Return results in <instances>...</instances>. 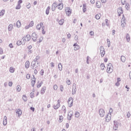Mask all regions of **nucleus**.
<instances>
[{
	"instance_id": "nucleus-33",
	"label": "nucleus",
	"mask_w": 131,
	"mask_h": 131,
	"mask_svg": "<svg viewBox=\"0 0 131 131\" xmlns=\"http://www.w3.org/2000/svg\"><path fill=\"white\" fill-rule=\"evenodd\" d=\"M16 10H20L21 9V5L18 4L16 7H15Z\"/></svg>"
},
{
	"instance_id": "nucleus-46",
	"label": "nucleus",
	"mask_w": 131,
	"mask_h": 131,
	"mask_svg": "<svg viewBox=\"0 0 131 131\" xmlns=\"http://www.w3.org/2000/svg\"><path fill=\"white\" fill-rule=\"evenodd\" d=\"M105 23H106V26H109V20L106 19H105Z\"/></svg>"
},
{
	"instance_id": "nucleus-53",
	"label": "nucleus",
	"mask_w": 131,
	"mask_h": 131,
	"mask_svg": "<svg viewBox=\"0 0 131 131\" xmlns=\"http://www.w3.org/2000/svg\"><path fill=\"white\" fill-rule=\"evenodd\" d=\"M31 7V4H28V5H27V8L28 9H30Z\"/></svg>"
},
{
	"instance_id": "nucleus-14",
	"label": "nucleus",
	"mask_w": 131,
	"mask_h": 131,
	"mask_svg": "<svg viewBox=\"0 0 131 131\" xmlns=\"http://www.w3.org/2000/svg\"><path fill=\"white\" fill-rule=\"evenodd\" d=\"M126 20H124L123 18V20H121V25L122 27H125V25H126Z\"/></svg>"
},
{
	"instance_id": "nucleus-54",
	"label": "nucleus",
	"mask_w": 131,
	"mask_h": 131,
	"mask_svg": "<svg viewBox=\"0 0 131 131\" xmlns=\"http://www.w3.org/2000/svg\"><path fill=\"white\" fill-rule=\"evenodd\" d=\"M126 1L125 0H121V4L122 5H125Z\"/></svg>"
},
{
	"instance_id": "nucleus-2",
	"label": "nucleus",
	"mask_w": 131,
	"mask_h": 131,
	"mask_svg": "<svg viewBox=\"0 0 131 131\" xmlns=\"http://www.w3.org/2000/svg\"><path fill=\"white\" fill-rule=\"evenodd\" d=\"M106 71L108 73H112L113 72V65L112 63H108L107 64Z\"/></svg>"
},
{
	"instance_id": "nucleus-59",
	"label": "nucleus",
	"mask_w": 131,
	"mask_h": 131,
	"mask_svg": "<svg viewBox=\"0 0 131 131\" xmlns=\"http://www.w3.org/2000/svg\"><path fill=\"white\" fill-rule=\"evenodd\" d=\"M63 90H64V87L62 85H61L60 86V90H61V91L63 92Z\"/></svg>"
},
{
	"instance_id": "nucleus-37",
	"label": "nucleus",
	"mask_w": 131,
	"mask_h": 131,
	"mask_svg": "<svg viewBox=\"0 0 131 131\" xmlns=\"http://www.w3.org/2000/svg\"><path fill=\"white\" fill-rule=\"evenodd\" d=\"M33 25H34V22H33V21H31L29 26H30V27H32V26H33Z\"/></svg>"
},
{
	"instance_id": "nucleus-38",
	"label": "nucleus",
	"mask_w": 131,
	"mask_h": 131,
	"mask_svg": "<svg viewBox=\"0 0 131 131\" xmlns=\"http://www.w3.org/2000/svg\"><path fill=\"white\" fill-rule=\"evenodd\" d=\"M16 90L17 92H20V91H21V86H20V85H17L16 86Z\"/></svg>"
},
{
	"instance_id": "nucleus-41",
	"label": "nucleus",
	"mask_w": 131,
	"mask_h": 131,
	"mask_svg": "<svg viewBox=\"0 0 131 131\" xmlns=\"http://www.w3.org/2000/svg\"><path fill=\"white\" fill-rule=\"evenodd\" d=\"M58 68L60 71L61 70H62V64L61 63L58 64Z\"/></svg>"
},
{
	"instance_id": "nucleus-8",
	"label": "nucleus",
	"mask_w": 131,
	"mask_h": 131,
	"mask_svg": "<svg viewBox=\"0 0 131 131\" xmlns=\"http://www.w3.org/2000/svg\"><path fill=\"white\" fill-rule=\"evenodd\" d=\"M99 115L101 117H103L105 116V111L103 109L101 108L99 110Z\"/></svg>"
},
{
	"instance_id": "nucleus-30",
	"label": "nucleus",
	"mask_w": 131,
	"mask_h": 131,
	"mask_svg": "<svg viewBox=\"0 0 131 131\" xmlns=\"http://www.w3.org/2000/svg\"><path fill=\"white\" fill-rule=\"evenodd\" d=\"M83 11L84 13L86 11V4L83 5Z\"/></svg>"
},
{
	"instance_id": "nucleus-28",
	"label": "nucleus",
	"mask_w": 131,
	"mask_h": 131,
	"mask_svg": "<svg viewBox=\"0 0 131 131\" xmlns=\"http://www.w3.org/2000/svg\"><path fill=\"white\" fill-rule=\"evenodd\" d=\"M100 68H101V70H105V64H104V63H101V64H100Z\"/></svg>"
},
{
	"instance_id": "nucleus-13",
	"label": "nucleus",
	"mask_w": 131,
	"mask_h": 131,
	"mask_svg": "<svg viewBox=\"0 0 131 131\" xmlns=\"http://www.w3.org/2000/svg\"><path fill=\"white\" fill-rule=\"evenodd\" d=\"M72 116H73V114L72 113V112H70L68 115V119H69V120H71Z\"/></svg>"
},
{
	"instance_id": "nucleus-55",
	"label": "nucleus",
	"mask_w": 131,
	"mask_h": 131,
	"mask_svg": "<svg viewBox=\"0 0 131 131\" xmlns=\"http://www.w3.org/2000/svg\"><path fill=\"white\" fill-rule=\"evenodd\" d=\"M23 3V1L22 0H19L18 2V5H21Z\"/></svg>"
},
{
	"instance_id": "nucleus-20",
	"label": "nucleus",
	"mask_w": 131,
	"mask_h": 131,
	"mask_svg": "<svg viewBox=\"0 0 131 131\" xmlns=\"http://www.w3.org/2000/svg\"><path fill=\"white\" fill-rule=\"evenodd\" d=\"M30 66V62H29V61H27L25 63V67L27 69H28V68Z\"/></svg>"
},
{
	"instance_id": "nucleus-62",
	"label": "nucleus",
	"mask_w": 131,
	"mask_h": 131,
	"mask_svg": "<svg viewBox=\"0 0 131 131\" xmlns=\"http://www.w3.org/2000/svg\"><path fill=\"white\" fill-rule=\"evenodd\" d=\"M40 86H41V83H39L37 86V88H40Z\"/></svg>"
},
{
	"instance_id": "nucleus-6",
	"label": "nucleus",
	"mask_w": 131,
	"mask_h": 131,
	"mask_svg": "<svg viewBox=\"0 0 131 131\" xmlns=\"http://www.w3.org/2000/svg\"><path fill=\"white\" fill-rule=\"evenodd\" d=\"M68 104L69 107H72L73 106V98L72 97H70L69 99Z\"/></svg>"
},
{
	"instance_id": "nucleus-56",
	"label": "nucleus",
	"mask_w": 131,
	"mask_h": 131,
	"mask_svg": "<svg viewBox=\"0 0 131 131\" xmlns=\"http://www.w3.org/2000/svg\"><path fill=\"white\" fill-rule=\"evenodd\" d=\"M42 34H46V31H45V29L42 28Z\"/></svg>"
},
{
	"instance_id": "nucleus-42",
	"label": "nucleus",
	"mask_w": 131,
	"mask_h": 131,
	"mask_svg": "<svg viewBox=\"0 0 131 131\" xmlns=\"http://www.w3.org/2000/svg\"><path fill=\"white\" fill-rule=\"evenodd\" d=\"M44 73H45V71L42 69L41 70V71H40V75H42V76L43 75Z\"/></svg>"
},
{
	"instance_id": "nucleus-23",
	"label": "nucleus",
	"mask_w": 131,
	"mask_h": 131,
	"mask_svg": "<svg viewBox=\"0 0 131 131\" xmlns=\"http://www.w3.org/2000/svg\"><path fill=\"white\" fill-rule=\"evenodd\" d=\"M13 28H14V27L13 26L12 24H10L9 25L8 29L9 31H11L13 30Z\"/></svg>"
},
{
	"instance_id": "nucleus-49",
	"label": "nucleus",
	"mask_w": 131,
	"mask_h": 131,
	"mask_svg": "<svg viewBox=\"0 0 131 131\" xmlns=\"http://www.w3.org/2000/svg\"><path fill=\"white\" fill-rule=\"evenodd\" d=\"M126 116L127 118H129L130 117V113L129 112H128L127 113Z\"/></svg>"
},
{
	"instance_id": "nucleus-3",
	"label": "nucleus",
	"mask_w": 131,
	"mask_h": 131,
	"mask_svg": "<svg viewBox=\"0 0 131 131\" xmlns=\"http://www.w3.org/2000/svg\"><path fill=\"white\" fill-rule=\"evenodd\" d=\"M23 42H26V41H29L30 39H31V36L30 35L28 34L23 37Z\"/></svg>"
},
{
	"instance_id": "nucleus-48",
	"label": "nucleus",
	"mask_w": 131,
	"mask_h": 131,
	"mask_svg": "<svg viewBox=\"0 0 131 131\" xmlns=\"http://www.w3.org/2000/svg\"><path fill=\"white\" fill-rule=\"evenodd\" d=\"M67 84H68V85H70V84H71V81H70V80H67Z\"/></svg>"
},
{
	"instance_id": "nucleus-39",
	"label": "nucleus",
	"mask_w": 131,
	"mask_h": 131,
	"mask_svg": "<svg viewBox=\"0 0 131 131\" xmlns=\"http://www.w3.org/2000/svg\"><path fill=\"white\" fill-rule=\"evenodd\" d=\"M62 121H63V116H59V122H62Z\"/></svg>"
},
{
	"instance_id": "nucleus-57",
	"label": "nucleus",
	"mask_w": 131,
	"mask_h": 131,
	"mask_svg": "<svg viewBox=\"0 0 131 131\" xmlns=\"http://www.w3.org/2000/svg\"><path fill=\"white\" fill-rule=\"evenodd\" d=\"M109 112H110V114H111V113H112L113 112V110L112 108H110Z\"/></svg>"
},
{
	"instance_id": "nucleus-19",
	"label": "nucleus",
	"mask_w": 131,
	"mask_h": 131,
	"mask_svg": "<svg viewBox=\"0 0 131 131\" xmlns=\"http://www.w3.org/2000/svg\"><path fill=\"white\" fill-rule=\"evenodd\" d=\"M74 50H75V51H77V50H79V46H78V45H77V43H75L74 45Z\"/></svg>"
},
{
	"instance_id": "nucleus-35",
	"label": "nucleus",
	"mask_w": 131,
	"mask_h": 131,
	"mask_svg": "<svg viewBox=\"0 0 131 131\" xmlns=\"http://www.w3.org/2000/svg\"><path fill=\"white\" fill-rule=\"evenodd\" d=\"M79 115H80V114H79V113H78V112H77L75 113V117H77V118H78V117H79Z\"/></svg>"
},
{
	"instance_id": "nucleus-15",
	"label": "nucleus",
	"mask_w": 131,
	"mask_h": 131,
	"mask_svg": "<svg viewBox=\"0 0 131 131\" xmlns=\"http://www.w3.org/2000/svg\"><path fill=\"white\" fill-rule=\"evenodd\" d=\"M46 91H47V87L44 86L41 89L40 93L43 95V94H45V93H46Z\"/></svg>"
},
{
	"instance_id": "nucleus-25",
	"label": "nucleus",
	"mask_w": 131,
	"mask_h": 131,
	"mask_svg": "<svg viewBox=\"0 0 131 131\" xmlns=\"http://www.w3.org/2000/svg\"><path fill=\"white\" fill-rule=\"evenodd\" d=\"M16 27L18 28H19V27H21V21L20 20H18L16 22Z\"/></svg>"
},
{
	"instance_id": "nucleus-34",
	"label": "nucleus",
	"mask_w": 131,
	"mask_h": 131,
	"mask_svg": "<svg viewBox=\"0 0 131 131\" xmlns=\"http://www.w3.org/2000/svg\"><path fill=\"white\" fill-rule=\"evenodd\" d=\"M23 99L25 102H26L27 101V96L26 95H23Z\"/></svg>"
},
{
	"instance_id": "nucleus-63",
	"label": "nucleus",
	"mask_w": 131,
	"mask_h": 131,
	"mask_svg": "<svg viewBox=\"0 0 131 131\" xmlns=\"http://www.w3.org/2000/svg\"><path fill=\"white\" fill-rule=\"evenodd\" d=\"M29 27H30V26H29V25L28 26H27L25 27V29H29Z\"/></svg>"
},
{
	"instance_id": "nucleus-58",
	"label": "nucleus",
	"mask_w": 131,
	"mask_h": 131,
	"mask_svg": "<svg viewBox=\"0 0 131 131\" xmlns=\"http://www.w3.org/2000/svg\"><path fill=\"white\" fill-rule=\"evenodd\" d=\"M125 8H126V10H127V11H128V9H129V6L126 5Z\"/></svg>"
},
{
	"instance_id": "nucleus-26",
	"label": "nucleus",
	"mask_w": 131,
	"mask_h": 131,
	"mask_svg": "<svg viewBox=\"0 0 131 131\" xmlns=\"http://www.w3.org/2000/svg\"><path fill=\"white\" fill-rule=\"evenodd\" d=\"M50 10H51V7H47L46 11V13L47 15H49V14L50 13Z\"/></svg>"
},
{
	"instance_id": "nucleus-32",
	"label": "nucleus",
	"mask_w": 131,
	"mask_h": 131,
	"mask_svg": "<svg viewBox=\"0 0 131 131\" xmlns=\"http://www.w3.org/2000/svg\"><path fill=\"white\" fill-rule=\"evenodd\" d=\"M64 23V19H61L59 21V25H63V24Z\"/></svg>"
},
{
	"instance_id": "nucleus-10",
	"label": "nucleus",
	"mask_w": 131,
	"mask_h": 131,
	"mask_svg": "<svg viewBox=\"0 0 131 131\" xmlns=\"http://www.w3.org/2000/svg\"><path fill=\"white\" fill-rule=\"evenodd\" d=\"M35 81H36V78L35 76H33L31 81L32 86H34V84H35Z\"/></svg>"
},
{
	"instance_id": "nucleus-1",
	"label": "nucleus",
	"mask_w": 131,
	"mask_h": 131,
	"mask_svg": "<svg viewBox=\"0 0 131 131\" xmlns=\"http://www.w3.org/2000/svg\"><path fill=\"white\" fill-rule=\"evenodd\" d=\"M56 8H57L58 10H63L64 8V4L62 3H57V2H54L52 6V11H55L56 10Z\"/></svg>"
},
{
	"instance_id": "nucleus-40",
	"label": "nucleus",
	"mask_w": 131,
	"mask_h": 131,
	"mask_svg": "<svg viewBox=\"0 0 131 131\" xmlns=\"http://www.w3.org/2000/svg\"><path fill=\"white\" fill-rule=\"evenodd\" d=\"M117 128H118V125L115 124V125H114V127H113V129H114L115 130H117Z\"/></svg>"
},
{
	"instance_id": "nucleus-51",
	"label": "nucleus",
	"mask_w": 131,
	"mask_h": 131,
	"mask_svg": "<svg viewBox=\"0 0 131 131\" xmlns=\"http://www.w3.org/2000/svg\"><path fill=\"white\" fill-rule=\"evenodd\" d=\"M8 85H9V86H12V85H13V82L10 81V82L8 83Z\"/></svg>"
},
{
	"instance_id": "nucleus-52",
	"label": "nucleus",
	"mask_w": 131,
	"mask_h": 131,
	"mask_svg": "<svg viewBox=\"0 0 131 131\" xmlns=\"http://www.w3.org/2000/svg\"><path fill=\"white\" fill-rule=\"evenodd\" d=\"M90 35H91V36H93V35H94V31H90Z\"/></svg>"
},
{
	"instance_id": "nucleus-64",
	"label": "nucleus",
	"mask_w": 131,
	"mask_h": 131,
	"mask_svg": "<svg viewBox=\"0 0 131 131\" xmlns=\"http://www.w3.org/2000/svg\"><path fill=\"white\" fill-rule=\"evenodd\" d=\"M9 47H10L11 48V49H12V48H13V44H12V43L9 44Z\"/></svg>"
},
{
	"instance_id": "nucleus-9",
	"label": "nucleus",
	"mask_w": 131,
	"mask_h": 131,
	"mask_svg": "<svg viewBox=\"0 0 131 131\" xmlns=\"http://www.w3.org/2000/svg\"><path fill=\"white\" fill-rule=\"evenodd\" d=\"M100 54H101V57H104V55H105V51L104 50V47L102 46L100 47Z\"/></svg>"
},
{
	"instance_id": "nucleus-16",
	"label": "nucleus",
	"mask_w": 131,
	"mask_h": 131,
	"mask_svg": "<svg viewBox=\"0 0 131 131\" xmlns=\"http://www.w3.org/2000/svg\"><path fill=\"white\" fill-rule=\"evenodd\" d=\"M42 25H43V24L42 23H41L38 24V25H37V26H36V29H37L38 30H40V29H41V28Z\"/></svg>"
},
{
	"instance_id": "nucleus-5",
	"label": "nucleus",
	"mask_w": 131,
	"mask_h": 131,
	"mask_svg": "<svg viewBox=\"0 0 131 131\" xmlns=\"http://www.w3.org/2000/svg\"><path fill=\"white\" fill-rule=\"evenodd\" d=\"M60 103H61V100H58L57 101V102H56V103L54 104V108L55 109H58V108H59L60 107Z\"/></svg>"
},
{
	"instance_id": "nucleus-24",
	"label": "nucleus",
	"mask_w": 131,
	"mask_h": 131,
	"mask_svg": "<svg viewBox=\"0 0 131 131\" xmlns=\"http://www.w3.org/2000/svg\"><path fill=\"white\" fill-rule=\"evenodd\" d=\"M5 13H6V10L3 9L0 12V17H2L4 15H5Z\"/></svg>"
},
{
	"instance_id": "nucleus-36",
	"label": "nucleus",
	"mask_w": 131,
	"mask_h": 131,
	"mask_svg": "<svg viewBox=\"0 0 131 131\" xmlns=\"http://www.w3.org/2000/svg\"><path fill=\"white\" fill-rule=\"evenodd\" d=\"M30 96L31 98H34V91H32V93H30Z\"/></svg>"
},
{
	"instance_id": "nucleus-50",
	"label": "nucleus",
	"mask_w": 131,
	"mask_h": 131,
	"mask_svg": "<svg viewBox=\"0 0 131 131\" xmlns=\"http://www.w3.org/2000/svg\"><path fill=\"white\" fill-rule=\"evenodd\" d=\"M3 53H4V51L3 50V49L0 48V55H3Z\"/></svg>"
},
{
	"instance_id": "nucleus-18",
	"label": "nucleus",
	"mask_w": 131,
	"mask_h": 131,
	"mask_svg": "<svg viewBox=\"0 0 131 131\" xmlns=\"http://www.w3.org/2000/svg\"><path fill=\"white\" fill-rule=\"evenodd\" d=\"M16 113L18 114V116H20V115H22V111L20 108H18L16 111Z\"/></svg>"
},
{
	"instance_id": "nucleus-17",
	"label": "nucleus",
	"mask_w": 131,
	"mask_h": 131,
	"mask_svg": "<svg viewBox=\"0 0 131 131\" xmlns=\"http://www.w3.org/2000/svg\"><path fill=\"white\" fill-rule=\"evenodd\" d=\"M8 123V120L7 119V116H5L3 120V124L4 125H7Z\"/></svg>"
},
{
	"instance_id": "nucleus-7",
	"label": "nucleus",
	"mask_w": 131,
	"mask_h": 131,
	"mask_svg": "<svg viewBox=\"0 0 131 131\" xmlns=\"http://www.w3.org/2000/svg\"><path fill=\"white\" fill-rule=\"evenodd\" d=\"M32 38L34 41H36L37 40V35L36 34V33H33L32 34Z\"/></svg>"
},
{
	"instance_id": "nucleus-60",
	"label": "nucleus",
	"mask_w": 131,
	"mask_h": 131,
	"mask_svg": "<svg viewBox=\"0 0 131 131\" xmlns=\"http://www.w3.org/2000/svg\"><path fill=\"white\" fill-rule=\"evenodd\" d=\"M67 37L68 38H70V37H71V34H70V33L68 34Z\"/></svg>"
},
{
	"instance_id": "nucleus-44",
	"label": "nucleus",
	"mask_w": 131,
	"mask_h": 131,
	"mask_svg": "<svg viewBox=\"0 0 131 131\" xmlns=\"http://www.w3.org/2000/svg\"><path fill=\"white\" fill-rule=\"evenodd\" d=\"M17 46H21V45H22V41H21V40L17 41Z\"/></svg>"
},
{
	"instance_id": "nucleus-45",
	"label": "nucleus",
	"mask_w": 131,
	"mask_h": 131,
	"mask_svg": "<svg viewBox=\"0 0 131 131\" xmlns=\"http://www.w3.org/2000/svg\"><path fill=\"white\" fill-rule=\"evenodd\" d=\"M107 42L108 48L110 47V44L111 43V42H110V40H109V39H107Z\"/></svg>"
},
{
	"instance_id": "nucleus-31",
	"label": "nucleus",
	"mask_w": 131,
	"mask_h": 131,
	"mask_svg": "<svg viewBox=\"0 0 131 131\" xmlns=\"http://www.w3.org/2000/svg\"><path fill=\"white\" fill-rule=\"evenodd\" d=\"M126 39L127 41H129V40H130V37H129V35L128 34L126 35Z\"/></svg>"
},
{
	"instance_id": "nucleus-22",
	"label": "nucleus",
	"mask_w": 131,
	"mask_h": 131,
	"mask_svg": "<svg viewBox=\"0 0 131 131\" xmlns=\"http://www.w3.org/2000/svg\"><path fill=\"white\" fill-rule=\"evenodd\" d=\"M101 14L100 13H98V14H96L95 15V18L97 20H99L101 18Z\"/></svg>"
},
{
	"instance_id": "nucleus-12",
	"label": "nucleus",
	"mask_w": 131,
	"mask_h": 131,
	"mask_svg": "<svg viewBox=\"0 0 131 131\" xmlns=\"http://www.w3.org/2000/svg\"><path fill=\"white\" fill-rule=\"evenodd\" d=\"M111 120V114H107V116L105 117V121L107 122H109Z\"/></svg>"
},
{
	"instance_id": "nucleus-4",
	"label": "nucleus",
	"mask_w": 131,
	"mask_h": 131,
	"mask_svg": "<svg viewBox=\"0 0 131 131\" xmlns=\"http://www.w3.org/2000/svg\"><path fill=\"white\" fill-rule=\"evenodd\" d=\"M64 11L67 16H70L72 13V9L70 7H66Z\"/></svg>"
},
{
	"instance_id": "nucleus-11",
	"label": "nucleus",
	"mask_w": 131,
	"mask_h": 131,
	"mask_svg": "<svg viewBox=\"0 0 131 131\" xmlns=\"http://www.w3.org/2000/svg\"><path fill=\"white\" fill-rule=\"evenodd\" d=\"M122 14H123V10H122V8L120 7L118 9V16H121Z\"/></svg>"
},
{
	"instance_id": "nucleus-43",
	"label": "nucleus",
	"mask_w": 131,
	"mask_h": 131,
	"mask_svg": "<svg viewBox=\"0 0 131 131\" xmlns=\"http://www.w3.org/2000/svg\"><path fill=\"white\" fill-rule=\"evenodd\" d=\"M53 89L55 91H57V90H58V85H57L56 84L54 85L53 86Z\"/></svg>"
},
{
	"instance_id": "nucleus-21",
	"label": "nucleus",
	"mask_w": 131,
	"mask_h": 131,
	"mask_svg": "<svg viewBox=\"0 0 131 131\" xmlns=\"http://www.w3.org/2000/svg\"><path fill=\"white\" fill-rule=\"evenodd\" d=\"M96 6H97V8L100 9V8H101L102 7V4H101V2L98 1L96 3Z\"/></svg>"
},
{
	"instance_id": "nucleus-61",
	"label": "nucleus",
	"mask_w": 131,
	"mask_h": 131,
	"mask_svg": "<svg viewBox=\"0 0 131 131\" xmlns=\"http://www.w3.org/2000/svg\"><path fill=\"white\" fill-rule=\"evenodd\" d=\"M30 110L33 111V112H34V110H35V109L34 108V107H30Z\"/></svg>"
},
{
	"instance_id": "nucleus-47",
	"label": "nucleus",
	"mask_w": 131,
	"mask_h": 131,
	"mask_svg": "<svg viewBox=\"0 0 131 131\" xmlns=\"http://www.w3.org/2000/svg\"><path fill=\"white\" fill-rule=\"evenodd\" d=\"M26 78L27 79H30V74H27L26 75Z\"/></svg>"
},
{
	"instance_id": "nucleus-29",
	"label": "nucleus",
	"mask_w": 131,
	"mask_h": 131,
	"mask_svg": "<svg viewBox=\"0 0 131 131\" xmlns=\"http://www.w3.org/2000/svg\"><path fill=\"white\" fill-rule=\"evenodd\" d=\"M10 72H11V73H14V72H15V68H13V67H10V70H9Z\"/></svg>"
},
{
	"instance_id": "nucleus-27",
	"label": "nucleus",
	"mask_w": 131,
	"mask_h": 131,
	"mask_svg": "<svg viewBox=\"0 0 131 131\" xmlns=\"http://www.w3.org/2000/svg\"><path fill=\"white\" fill-rule=\"evenodd\" d=\"M126 60V58H125V56H122L121 57V61H122V62H125Z\"/></svg>"
}]
</instances>
